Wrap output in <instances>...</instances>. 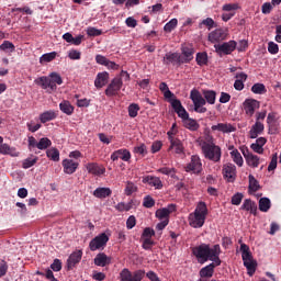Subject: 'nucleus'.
Listing matches in <instances>:
<instances>
[{
    "label": "nucleus",
    "mask_w": 281,
    "mask_h": 281,
    "mask_svg": "<svg viewBox=\"0 0 281 281\" xmlns=\"http://www.w3.org/2000/svg\"><path fill=\"white\" fill-rule=\"evenodd\" d=\"M192 255L196 258V260L204 265L207 260L211 262H215V265H221V245L216 244L213 247H210L209 244H201L191 248Z\"/></svg>",
    "instance_id": "1"
},
{
    "label": "nucleus",
    "mask_w": 281,
    "mask_h": 281,
    "mask_svg": "<svg viewBox=\"0 0 281 281\" xmlns=\"http://www.w3.org/2000/svg\"><path fill=\"white\" fill-rule=\"evenodd\" d=\"M34 82L47 91V93H54L58 89L57 85H63V77L58 72H50L48 77H40Z\"/></svg>",
    "instance_id": "2"
},
{
    "label": "nucleus",
    "mask_w": 281,
    "mask_h": 281,
    "mask_svg": "<svg viewBox=\"0 0 281 281\" xmlns=\"http://www.w3.org/2000/svg\"><path fill=\"white\" fill-rule=\"evenodd\" d=\"M205 218H207V204L199 202L194 212L189 214V224L194 229H199L205 225Z\"/></svg>",
    "instance_id": "3"
},
{
    "label": "nucleus",
    "mask_w": 281,
    "mask_h": 281,
    "mask_svg": "<svg viewBox=\"0 0 281 281\" xmlns=\"http://www.w3.org/2000/svg\"><path fill=\"white\" fill-rule=\"evenodd\" d=\"M202 153L205 159L214 161L215 164H218V161H221V157L223 155V153L221 151V147L218 145H215L214 143H204L202 145Z\"/></svg>",
    "instance_id": "4"
},
{
    "label": "nucleus",
    "mask_w": 281,
    "mask_h": 281,
    "mask_svg": "<svg viewBox=\"0 0 281 281\" xmlns=\"http://www.w3.org/2000/svg\"><path fill=\"white\" fill-rule=\"evenodd\" d=\"M240 251L244 267H246L248 276H254L256 273V261H254L251 251H249V246H247V244H241Z\"/></svg>",
    "instance_id": "5"
},
{
    "label": "nucleus",
    "mask_w": 281,
    "mask_h": 281,
    "mask_svg": "<svg viewBox=\"0 0 281 281\" xmlns=\"http://www.w3.org/2000/svg\"><path fill=\"white\" fill-rule=\"evenodd\" d=\"M190 100L193 102V111H195V113H207V108H205L206 101L199 90H191Z\"/></svg>",
    "instance_id": "6"
},
{
    "label": "nucleus",
    "mask_w": 281,
    "mask_h": 281,
    "mask_svg": "<svg viewBox=\"0 0 281 281\" xmlns=\"http://www.w3.org/2000/svg\"><path fill=\"white\" fill-rule=\"evenodd\" d=\"M180 63L181 65H190L194 60V45L190 43H183L180 47Z\"/></svg>",
    "instance_id": "7"
},
{
    "label": "nucleus",
    "mask_w": 281,
    "mask_h": 281,
    "mask_svg": "<svg viewBox=\"0 0 281 281\" xmlns=\"http://www.w3.org/2000/svg\"><path fill=\"white\" fill-rule=\"evenodd\" d=\"M145 277H146L145 270H135L134 272H132L131 270H128V268H124L120 272L121 281H143Z\"/></svg>",
    "instance_id": "8"
},
{
    "label": "nucleus",
    "mask_w": 281,
    "mask_h": 281,
    "mask_svg": "<svg viewBox=\"0 0 281 281\" xmlns=\"http://www.w3.org/2000/svg\"><path fill=\"white\" fill-rule=\"evenodd\" d=\"M106 243H109V235L101 233L90 240L89 249L90 251H102L106 247Z\"/></svg>",
    "instance_id": "9"
},
{
    "label": "nucleus",
    "mask_w": 281,
    "mask_h": 281,
    "mask_svg": "<svg viewBox=\"0 0 281 281\" xmlns=\"http://www.w3.org/2000/svg\"><path fill=\"white\" fill-rule=\"evenodd\" d=\"M123 85L124 82L122 81V77H115L111 80L110 85H108V88L105 89V95L108 98H114V95L120 93Z\"/></svg>",
    "instance_id": "10"
},
{
    "label": "nucleus",
    "mask_w": 281,
    "mask_h": 281,
    "mask_svg": "<svg viewBox=\"0 0 281 281\" xmlns=\"http://www.w3.org/2000/svg\"><path fill=\"white\" fill-rule=\"evenodd\" d=\"M203 171V164L201 157L193 155L191 161L186 166V172H193L194 175H201Z\"/></svg>",
    "instance_id": "11"
},
{
    "label": "nucleus",
    "mask_w": 281,
    "mask_h": 281,
    "mask_svg": "<svg viewBox=\"0 0 281 281\" xmlns=\"http://www.w3.org/2000/svg\"><path fill=\"white\" fill-rule=\"evenodd\" d=\"M243 109L248 117H254V113H256L257 109H260V101L256 99H246L243 102Z\"/></svg>",
    "instance_id": "12"
},
{
    "label": "nucleus",
    "mask_w": 281,
    "mask_h": 281,
    "mask_svg": "<svg viewBox=\"0 0 281 281\" xmlns=\"http://www.w3.org/2000/svg\"><path fill=\"white\" fill-rule=\"evenodd\" d=\"M222 175L228 183H234L236 181V165L227 162L223 166Z\"/></svg>",
    "instance_id": "13"
},
{
    "label": "nucleus",
    "mask_w": 281,
    "mask_h": 281,
    "mask_svg": "<svg viewBox=\"0 0 281 281\" xmlns=\"http://www.w3.org/2000/svg\"><path fill=\"white\" fill-rule=\"evenodd\" d=\"M171 106H172L173 111L177 113L178 117L182 119V122H184L186 120H188L190 117V114L188 113L186 108H183V105L181 104V101L179 99H172Z\"/></svg>",
    "instance_id": "14"
},
{
    "label": "nucleus",
    "mask_w": 281,
    "mask_h": 281,
    "mask_svg": "<svg viewBox=\"0 0 281 281\" xmlns=\"http://www.w3.org/2000/svg\"><path fill=\"white\" fill-rule=\"evenodd\" d=\"M177 211V205L169 204L167 207L158 209L156 211V218H159V221H169L170 214L172 212Z\"/></svg>",
    "instance_id": "15"
},
{
    "label": "nucleus",
    "mask_w": 281,
    "mask_h": 281,
    "mask_svg": "<svg viewBox=\"0 0 281 281\" xmlns=\"http://www.w3.org/2000/svg\"><path fill=\"white\" fill-rule=\"evenodd\" d=\"M216 267H221V265H216L215 261H213L212 263L203 267L199 271L200 279L207 280V279L212 278L214 276V269H216Z\"/></svg>",
    "instance_id": "16"
},
{
    "label": "nucleus",
    "mask_w": 281,
    "mask_h": 281,
    "mask_svg": "<svg viewBox=\"0 0 281 281\" xmlns=\"http://www.w3.org/2000/svg\"><path fill=\"white\" fill-rule=\"evenodd\" d=\"M168 151L175 150L176 155H183L186 153V147H183V142L179 137L169 139Z\"/></svg>",
    "instance_id": "17"
},
{
    "label": "nucleus",
    "mask_w": 281,
    "mask_h": 281,
    "mask_svg": "<svg viewBox=\"0 0 281 281\" xmlns=\"http://www.w3.org/2000/svg\"><path fill=\"white\" fill-rule=\"evenodd\" d=\"M236 41H229L215 46V49L216 52H220V54H225L226 56H228L229 54H232V52L236 49Z\"/></svg>",
    "instance_id": "18"
},
{
    "label": "nucleus",
    "mask_w": 281,
    "mask_h": 281,
    "mask_svg": "<svg viewBox=\"0 0 281 281\" xmlns=\"http://www.w3.org/2000/svg\"><path fill=\"white\" fill-rule=\"evenodd\" d=\"M143 183H147L150 188H155V190H161L164 188V182H161V178L157 176H145L143 178Z\"/></svg>",
    "instance_id": "19"
},
{
    "label": "nucleus",
    "mask_w": 281,
    "mask_h": 281,
    "mask_svg": "<svg viewBox=\"0 0 281 281\" xmlns=\"http://www.w3.org/2000/svg\"><path fill=\"white\" fill-rule=\"evenodd\" d=\"M247 166L250 168H258L260 166V157L251 154L249 149L243 150Z\"/></svg>",
    "instance_id": "20"
},
{
    "label": "nucleus",
    "mask_w": 281,
    "mask_h": 281,
    "mask_svg": "<svg viewBox=\"0 0 281 281\" xmlns=\"http://www.w3.org/2000/svg\"><path fill=\"white\" fill-rule=\"evenodd\" d=\"M82 260V250L74 251L67 259V269L71 271Z\"/></svg>",
    "instance_id": "21"
},
{
    "label": "nucleus",
    "mask_w": 281,
    "mask_h": 281,
    "mask_svg": "<svg viewBox=\"0 0 281 281\" xmlns=\"http://www.w3.org/2000/svg\"><path fill=\"white\" fill-rule=\"evenodd\" d=\"M227 38V32L223 29H216L209 34V41L211 43H220V41H225Z\"/></svg>",
    "instance_id": "22"
},
{
    "label": "nucleus",
    "mask_w": 281,
    "mask_h": 281,
    "mask_svg": "<svg viewBox=\"0 0 281 281\" xmlns=\"http://www.w3.org/2000/svg\"><path fill=\"white\" fill-rule=\"evenodd\" d=\"M131 151L128 149H119L115 150L112 155H111V159L112 161H117V159H122V161H131Z\"/></svg>",
    "instance_id": "23"
},
{
    "label": "nucleus",
    "mask_w": 281,
    "mask_h": 281,
    "mask_svg": "<svg viewBox=\"0 0 281 281\" xmlns=\"http://www.w3.org/2000/svg\"><path fill=\"white\" fill-rule=\"evenodd\" d=\"M61 166H63L64 172L66 175H74V172H76V170H78V167L80 166V164H78L71 159H64L61 162Z\"/></svg>",
    "instance_id": "24"
},
{
    "label": "nucleus",
    "mask_w": 281,
    "mask_h": 281,
    "mask_svg": "<svg viewBox=\"0 0 281 281\" xmlns=\"http://www.w3.org/2000/svg\"><path fill=\"white\" fill-rule=\"evenodd\" d=\"M240 210H244L245 212H250V214H252L254 216H258V204L251 201V199L244 200Z\"/></svg>",
    "instance_id": "25"
},
{
    "label": "nucleus",
    "mask_w": 281,
    "mask_h": 281,
    "mask_svg": "<svg viewBox=\"0 0 281 281\" xmlns=\"http://www.w3.org/2000/svg\"><path fill=\"white\" fill-rule=\"evenodd\" d=\"M162 63L164 65H181V55L179 53H167Z\"/></svg>",
    "instance_id": "26"
},
{
    "label": "nucleus",
    "mask_w": 281,
    "mask_h": 281,
    "mask_svg": "<svg viewBox=\"0 0 281 281\" xmlns=\"http://www.w3.org/2000/svg\"><path fill=\"white\" fill-rule=\"evenodd\" d=\"M265 132V124L262 122L256 121V123L251 126L249 131L250 139H256L259 135H262Z\"/></svg>",
    "instance_id": "27"
},
{
    "label": "nucleus",
    "mask_w": 281,
    "mask_h": 281,
    "mask_svg": "<svg viewBox=\"0 0 281 281\" xmlns=\"http://www.w3.org/2000/svg\"><path fill=\"white\" fill-rule=\"evenodd\" d=\"M212 131H220V133H235L236 126L232 123H218L217 125H212Z\"/></svg>",
    "instance_id": "28"
},
{
    "label": "nucleus",
    "mask_w": 281,
    "mask_h": 281,
    "mask_svg": "<svg viewBox=\"0 0 281 281\" xmlns=\"http://www.w3.org/2000/svg\"><path fill=\"white\" fill-rule=\"evenodd\" d=\"M111 263V257L106 256L104 252H99L94 257L95 267H108Z\"/></svg>",
    "instance_id": "29"
},
{
    "label": "nucleus",
    "mask_w": 281,
    "mask_h": 281,
    "mask_svg": "<svg viewBox=\"0 0 281 281\" xmlns=\"http://www.w3.org/2000/svg\"><path fill=\"white\" fill-rule=\"evenodd\" d=\"M106 82H109V72H99L94 80V87L97 89H102V87H105Z\"/></svg>",
    "instance_id": "30"
},
{
    "label": "nucleus",
    "mask_w": 281,
    "mask_h": 281,
    "mask_svg": "<svg viewBox=\"0 0 281 281\" xmlns=\"http://www.w3.org/2000/svg\"><path fill=\"white\" fill-rule=\"evenodd\" d=\"M58 117V113L54 110H48L40 114V122L42 124H47V122H52Z\"/></svg>",
    "instance_id": "31"
},
{
    "label": "nucleus",
    "mask_w": 281,
    "mask_h": 281,
    "mask_svg": "<svg viewBox=\"0 0 281 281\" xmlns=\"http://www.w3.org/2000/svg\"><path fill=\"white\" fill-rule=\"evenodd\" d=\"M111 194H113V191H111V188H97L93 191V196H95V199H106V196H111Z\"/></svg>",
    "instance_id": "32"
},
{
    "label": "nucleus",
    "mask_w": 281,
    "mask_h": 281,
    "mask_svg": "<svg viewBox=\"0 0 281 281\" xmlns=\"http://www.w3.org/2000/svg\"><path fill=\"white\" fill-rule=\"evenodd\" d=\"M182 124L184 128H188V131H192V132L199 131V128H201V125L199 124V122H196V120L194 119H191L190 116L184 121H182Z\"/></svg>",
    "instance_id": "33"
},
{
    "label": "nucleus",
    "mask_w": 281,
    "mask_h": 281,
    "mask_svg": "<svg viewBox=\"0 0 281 281\" xmlns=\"http://www.w3.org/2000/svg\"><path fill=\"white\" fill-rule=\"evenodd\" d=\"M87 170L88 172H90V175L97 176L104 175V172H106V169L104 167H100L98 166V164L94 162L88 164Z\"/></svg>",
    "instance_id": "34"
},
{
    "label": "nucleus",
    "mask_w": 281,
    "mask_h": 281,
    "mask_svg": "<svg viewBox=\"0 0 281 281\" xmlns=\"http://www.w3.org/2000/svg\"><path fill=\"white\" fill-rule=\"evenodd\" d=\"M231 151V157L234 161V164H236L237 166H239V168H241L243 164H245V161L243 160V156L240 155V151H238V149H234V146L229 147Z\"/></svg>",
    "instance_id": "35"
},
{
    "label": "nucleus",
    "mask_w": 281,
    "mask_h": 281,
    "mask_svg": "<svg viewBox=\"0 0 281 281\" xmlns=\"http://www.w3.org/2000/svg\"><path fill=\"white\" fill-rule=\"evenodd\" d=\"M59 109L61 113H65L66 115H74L75 108L71 105V102L64 100L59 103Z\"/></svg>",
    "instance_id": "36"
},
{
    "label": "nucleus",
    "mask_w": 281,
    "mask_h": 281,
    "mask_svg": "<svg viewBox=\"0 0 281 281\" xmlns=\"http://www.w3.org/2000/svg\"><path fill=\"white\" fill-rule=\"evenodd\" d=\"M204 100L207 104H216V91L203 90Z\"/></svg>",
    "instance_id": "37"
},
{
    "label": "nucleus",
    "mask_w": 281,
    "mask_h": 281,
    "mask_svg": "<svg viewBox=\"0 0 281 281\" xmlns=\"http://www.w3.org/2000/svg\"><path fill=\"white\" fill-rule=\"evenodd\" d=\"M56 56H58V53H56V52L43 54L40 57V64L45 65V63H52V60H56Z\"/></svg>",
    "instance_id": "38"
},
{
    "label": "nucleus",
    "mask_w": 281,
    "mask_h": 281,
    "mask_svg": "<svg viewBox=\"0 0 281 281\" xmlns=\"http://www.w3.org/2000/svg\"><path fill=\"white\" fill-rule=\"evenodd\" d=\"M133 205H134L133 200H131L128 203L120 202L115 206V210H117V212H131V210H133Z\"/></svg>",
    "instance_id": "39"
},
{
    "label": "nucleus",
    "mask_w": 281,
    "mask_h": 281,
    "mask_svg": "<svg viewBox=\"0 0 281 281\" xmlns=\"http://www.w3.org/2000/svg\"><path fill=\"white\" fill-rule=\"evenodd\" d=\"M260 212H269L271 210V200L269 198H261L259 200Z\"/></svg>",
    "instance_id": "40"
},
{
    "label": "nucleus",
    "mask_w": 281,
    "mask_h": 281,
    "mask_svg": "<svg viewBox=\"0 0 281 281\" xmlns=\"http://www.w3.org/2000/svg\"><path fill=\"white\" fill-rule=\"evenodd\" d=\"M16 47L14 46V44L10 41H4L1 45H0V50L1 52H5L7 54H12L13 52H15Z\"/></svg>",
    "instance_id": "41"
},
{
    "label": "nucleus",
    "mask_w": 281,
    "mask_h": 281,
    "mask_svg": "<svg viewBox=\"0 0 281 281\" xmlns=\"http://www.w3.org/2000/svg\"><path fill=\"white\" fill-rule=\"evenodd\" d=\"M46 157L52 159V161H60V151H58L56 148H50L46 150Z\"/></svg>",
    "instance_id": "42"
},
{
    "label": "nucleus",
    "mask_w": 281,
    "mask_h": 281,
    "mask_svg": "<svg viewBox=\"0 0 281 281\" xmlns=\"http://www.w3.org/2000/svg\"><path fill=\"white\" fill-rule=\"evenodd\" d=\"M195 63L199 67H203V65H207V53L202 52L198 53L195 56Z\"/></svg>",
    "instance_id": "43"
},
{
    "label": "nucleus",
    "mask_w": 281,
    "mask_h": 281,
    "mask_svg": "<svg viewBox=\"0 0 281 281\" xmlns=\"http://www.w3.org/2000/svg\"><path fill=\"white\" fill-rule=\"evenodd\" d=\"M49 146H52V139H49L47 137H43L40 139V142H37L38 150H47V148H49Z\"/></svg>",
    "instance_id": "44"
},
{
    "label": "nucleus",
    "mask_w": 281,
    "mask_h": 281,
    "mask_svg": "<svg viewBox=\"0 0 281 281\" xmlns=\"http://www.w3.org/2000/svg\"><path fill=\"white\" fill-rule=\"evenodd\" d=\"M248 179H249V190L251 192H258L260 190V184L258 180H256V178L252 175H249Z\"/></svg>",
    "instance_id": "45"
},
{
    "label": "nucleus",
    "mask_w": 281,
    "mask_h": 281,
    "mask_svg": "<svg viewBox=\"0 0 281 281\" xmlns=\"http://www.w3.org/2000/svg\"><path fill=\"white\" fill-rule=\"evenodd\" d=\"M251 91L257 95H262L263 93H267V88L263 86V83H255L251 87Z\"/></svg>",
    "instance_id": "46"
},
{
    "label": "nucleus",
    "mask_w": 281,
    "mask_h": 281,
    "mask_svg": "<svg viewBox=\"0 0 281 281\" xmlns=\"http://www.w3.org/2000/svg\"><path fill=\"white\" fill-rule=\"evenodd\" d=\"M130 117H137L139 113V104L131 103L127 108Z\"/></svg>",
    "instance_id": "47"
},
{
    "label": "nucleus",
    "mask_w": 281,
    "mask_h": 281,
    "mask_svg": "<svg viewBox=\"0 0 281 281\" xmlns=\"http://www.w3.org/2000/svg\"><path fill=\"white\" fill-rule=\"evenodd\" d=\"M0 155H11L14 157V148L8 144H0Z\"/></svg>",
    "instance_id": "48"
},
{
    "label": "nucleus",
    "mask_w": 281,
    "mask_h": 281,
    "mask_svg": "<svg viewBox=\"0 0 281 281\" xmlns=\"http://www.w3.org/2000/svg\"><path fill=\"white\" fill-rule=\"evenodd\" d=\"M160 175H166L168 177H175L177 175V170L175 168L161 167L157 170Z\"/></svg>",
    "instance_id": "49"
},
{
    "label": "nucleus",
    "mask_w": 281,
    "mask_h": 281,
    "mask_svg": "<svg viewBox=\"0 0 281 281\" xmlns=\"http://www.w3.org/2000/svg\"><path fill=\"white\" fill-rule=\"evenodd\" d=\"M124 192H125L126 196H131L132 194H134V192H137V186H135V183L128 181L126 183Z\"/></svg>",
    "instance_id": "50"
},
{
    "label": "nucleus",
    "mask_w": 281,
    "mask_h": 281,
    "mask_svg": "<svg viewBox=\"0 0 281 281\" xmlns=\"http://www.w3.org/2000/svg\"><path fill=\"white\" fill-rule=\"evenodd\" d=\"M37 161L38 157L36 156L34 158H26L22 162V168H24V170H27V168H32V166H34Z\"/></svg>",
    "instance_id": "51"
},
{
    "label": "nucleus",
    "mask_w": 281,
    "mask_h": 281,
    "mask_svg": "<svg viewBox=\"0 0 281 281\" xmlns=\"http://www.w3.org/2000/svg\"><path fill=\"white\" fill-rule=\"evenodd\" d=\"M179 21L177 19H171L167 24H165L164 30L165 32H172L178 25Z\"/></svg>",
    "instance_id": "52"
},
{
    "label": "nucleus",
    "mask_w": 281,
    "mask_h": 281,
    "mask_svg": "<svg viewBox=\"0 0 281 281\" xmlns=\"http://www.w3.org/2000/svg\"><path fill=\"white\" fill-rule=\"evenodd\" d=\"M143 207H147V210H150V207H155V199L150 195H146L143 199Z\"/></svg>",
    "instance_id": "53"
},
{
    "label": "nucleus",
    "mask_w": 281,
    "mask_h": 281,
    "mask_svg": "<svg viewBox=\"0 0 281 281\" xmlns=\"http://www.w3.org/2000/svg\"><path fill=\"white\" fill-rule=\"evenodd\" d=\"M134 153L145 157V155H148V149L146 148L145 144H140L139 146L134 147Z\"/></svg>",
    "instance_id": "54"
},
{
    "label": "nucleus",
    "mask_w": 281,
    "mask_h": 281,
    "mask_svg": "<svg viewBox=\"0 0 281 281\" xmlns=\"http://www.w3.org/2000/svg\"><path fill=\"white\" fill-rule=\"evenodd\" d=\"M179 130H177V123H173L170 130L167 132L168 140L177 138V134Z\"/></svg>",
    "instance_id": "55"
},
{
    "label": "nucleus",
    "mask_w": 281,
    "mask_h": 281,
    "mask_svg": "<svg viewBox=\"0 0 281 281\" xmlns=\"http://www.w3.org/2000/svg\"><path fill=\"white\" fill-rule=\"evenodd\" d=\"M268 52L269 54L276 55L278 52H280V46L276 42H269L268 43Z\"/></svg>",
    "instance_id": "56"
},
{
    "label": "nucleus",
    "mask_w": 281,
    "mask_h": 281,
    "mask_svg": "<svg viewBox=\"0 0 281 281\" xmlns=\"http://www.w3.org/2000/svg\"><path fill=\"white\" fill-rule=\"evenodd\" d=\"M88 36H102V30H98L93 26L87 29Z\"/></svg>",
    "instance_id": "57"
},
{
    "label": "nucleus",
    "mask_w": 281,
    "mask_h": 281,
    "mask_svg": "<svg viewBox=\"0 0 281 281\" xmlns=\"http://www.w3.org/2000/svg\"><path fill=\"white\" fill-rule=\"evenodd\" d=\"M50 269L56 272L60 271L63 269V261H60V259H55L50 265Z\"/></svg>",
    "instance_id": "58"
},
{
    "label": "nucleus",
    "mask_w": 281,
    "mask_h": 281,
    "mask_svg": "<svg viewBox=\"0 0 281 281\" xmlns=\"http://www.w3.org/2000/svg\"><path fill=\"white\" fill-rule=\"evenodd\" d=\"M243 193H236L232 196V205H240L243 203Z\"/></svg>",
    "instance_id": "59"
},
{
    "label": "nucleus",
    "mask_w": 281,
    "mask_h": 281,
    "mask_svg": "<svg viewBox=\"0 0 281 281\" xmlns=\"http://www.w3.org/2000/svg\"><path fill=\"white\" fill-rule=\"evenodd\" d=\"M8 273V262L5 260H0V278H3Z\"/></svg>",
    "instance_id": "60"
},
{
    "label": "nucleus",
    "mask_w": 281,
    "mask_h": 281,
    "mask_svg": "<svg viewBox=\"0 0 281 281\" xmlns=\"http://www.w3.org/2000/svg\"><path fill=\"white\" fill-rule=\"evenodd\" d=\"M155 236V229L146 227L142 234V238H153Z\"/></svg>",
    "instance_id": "61"
},
{
    "label": "nucleus",
    "mask_w": 281,
    "mask_h": 281,
    "mask_svg": "<svg viewBox=\"0 0 281 281\" xmlns=\"http://www.w3.org/2000/svg\"><path fill=\"white\" fill-rule=\"evenodd\" d=\"M135 225H137V220L135 218L134 215H131L126 221V227L127 229H133Z\"/></svg>",
    "instance_id": "62"
},
{
    "label": "nucleus",
    "mask_w": 281,
    "mask_h": 281,
    "mask_svg": "<svg viewBox=\"0 0 281 281\" xmlns=\"http://www.w3.org/2000/svg\"><path fill=\"white\" fill-rule=\"evenodd\" d=\"M81 53L77 49H71L68 54L70 60H80Z\"/></svg>",
    "instance_id": "63"
},
{
    "label": "nucleus",
    "mask_w": 281,
    "mask_h": 281,
    "mask_svg": "<svg viewBox=\"0 0 281 281\" xmlns=\"http://www.w3.org/2000/svg\"><path fill=\"white\" fill-rule=\"evenodd\" d=\"M34 148H38V142L34 136H29V150H34Z\"/></svg>",
    "instance_id": "64"
}]
</instances>
